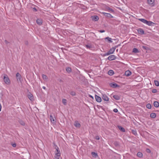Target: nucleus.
<instances>
[{
  "instance_id": "1",
  "label": "nucleus",
  "mask_w": 159,
  "mask_h": 159,
  "mask_svg": "<svg viewBox=\"0 0 159 159\" xmlns=\"http://www.w3.org/2000/svg\"><path fill=\"white\" fill-rule=\"evenodd\" d=\"M3 80L6 84H8L10 83V81L7 75L4 76Z\"/></svg>"
},
{
  "instance_id": "2",
  "label": "nucleus",
  "mask_w": 159,
  "mask_h": 159,
  "mask_svg": "<svg viewBox=\"0 0 159 159\" xmlns=\"http://www.w3.org/2000/svg\"><path fill=\"white\" fill-rule=\"evenodd\" d=\"M109 85L111 87L113 88H119L120 87L119 85L114 82L110 84Z\"/></svg>"
},
{
  "instance_id": "3",
  "label": "nucleus",
  "mask_w": 159,
  "mask_h": 159,
  "mask_svg": "<svg viewBox=\"0 0 159 159\" xmlns=\"http://www.w3.org/2000/svg\"><path fill=\"white\" fill-rule=\"evenodd\" d=\"M116 58V57L115 55H112L109 56L107 58V59L110 61H112L115 60Z\"/></svg>"
},
{
  "instance_id": "4",
  "label": "nucleus",
  "mask_w": 159,
  "mask_h": 159,
  "mask_svg": "<svg viewBox=\"0 0 159 159\" xmlns=\"http://www.w3.org/2000/svg\"><path fill=\"white\" fill-rule=\"evenodd\" d=\"M102 98L105 101H108L109 100V98L105 94H102Z\"/></svg>"
},
{
  "instance_id": "5",
  "label": "nucleus",
  "mask_w": 159,
  "mask_h": 159,
  "mask_svg": "<svg viewBox=\"0 0 159 159\" xmlns=\"http://www.w3.org/2000/svg\"><path fill=\"white\" fill-rule=\"evenodd\" d=\"M95 98L96 101L98 102H100L102 101V99L101 98L96 95H95Z\"/></svg>"
},
{
  "instance_id": "6",
  "label": "nucleus",
  "mask_w": 159,
  "mask_h": 159,
  "mask_svg": "<svg viewBox=\"0 0 159 159\" xmlns=\"http://www.w3.org/2000/svg\"><path fill=\"white\" fill-rule=\"evenodd\" d=\"M92 20L94 21H97L99 19L98 17L97 16H92L91 17Z\"/></svg>"
},
{
  "instance_id": "7",
  "label": "nucleus",
  "mask_w": 159,
  "mask_h": 159,
  "mask_svg": "<svg viewBox=\"0 0 159 159\" xmlns=\"http://www.w3.org/2000/svg\"><path fill=\"white\" fill-rule=\"evenodd\" d=\"M102 14L107 17L113 18V16L110 13L105 12H102Z\"/></svg>"
},
{
  "instance_id": "8",
  "label": "nucleus",
  "mask_w": 159,
  "mask_h": 159,
  "mask_svg": "<svg viewBox=\"0 0 159 159\" xmlns=\"http://www.w3.org/2000/svg\"><path fill=\"white\" fill-rule=\"evenodd\" d=\"M16 76L17 80H19L20 82L21 81V75L18 72L16 73Z\"/></svg>"
},
{
  "instance_id": "9",
  "label": "nucleus",
  "mask_w": 159,
  "mask_h": 159,
  "mask_svg": "<svg viewBox=\"0 0 159 159\" xmlns=\"http://www.w3.org/2000/svg\"><path fill=\"white\" fill-rule=\"evenodd\" d=\"M138 32L139 34H144V31L142 29L139 28L138 30Z\"/></svg>"
},
{
  "instance_id": "10",
  "label": "nucleus",
  "mask_w": 159,
  "mask_h": 159,
  "mask_svg": "<svg viewBox=\"0 0 159 159\" xmlns=\"http://www.w3.org/2000/svg\"><path fill=\"white\" fill-rule=\"evenodd\" d=\"M106 10L107 11L109 12H114V11L113 9L110 8L109 7L107 6L106 7Z\"/></svg>"
},
{
  "instance_id": "11",
  "label": "nucleus",
  "mask_w": 159,
  "mask_h": 159,
  "mask_svg": "<svg viewBox=\"0 0 159 159\" xmlns=\"http://www.w3.org/2000/svg\"><path fill=\"white\" fill-rule=\"evenodd\" d=\"M36 22L38 25H41L42 24V20L41 19H38L36 20Z\"/></svg>"
},
{
  "instance_id": "12",
  "label": "nucleus",
  "mask_w": 159,
  "mask_h": 159,
  "mask_svg": "<svg viewBox=\"0 0 159 159\" xmlns=\"http://www.w3.org/2000/svg\"><path fill=\"white\" fill-rule=\"evenodd\" d=\"M50 120L52 123H55V122H56V121L55 120V118H54L52 115H51L50 116Z\"/></svg>"
},
{
  "instance_id": "13",
  "label": "nucleus",
  "mask_w": 159,
  "mask_h": 159,
  "mask_svg": "<svg viewBox=\"0 0 159 159\" xmlns=\"http://www.w3.org/2000/svg\"><path fill=\"white\" fill-rule=\"evenodd\" d=\"M61 156V153H56L54 159H59Z\"/></svg>"
},
{
  "instance_id": "14",
  "label": "nucleus",
  "mask_w": 159,
  "mask_h": 159,
  "mask_svg": "<svg viewBox=\"0 0 159 159\" xmlns=\"http://www.w3.org/2000/svg\"><path fill=\"white\" fill-rule=\"evenodd\" d=\"M118 127L119 129L121 131L123 132H125V129L122 127L121 126L118 125Z\"/></svg>"
},
{
  "instance_id": "15",
  "label": "nucleus",
  "mask_w": 159,
  "mask_h": 159,
  "mask_svg": "<svg viewBox=\"0 0 159 159\" xmlns=\"http://www.w3.org/2000/svg\"><path fill=\"white\" fill-rule=\"evenodd\" d=\"M74 125L76 127L78 128L80 127L81 126L80 124L78 122V121H75Z\"/></svg>"
},
{
  "instance_id": "16",
  "label": "nucleus",
  "mask_w": 159,
  "mask_h": 159,
  "mask_svg": "<svg viewBox=\"0 0 159 159\" xmlns=\"http://www.w3.org/2000/svg\"><path fill=\"white\" fill-rule=\"evenodd\" d=\"M153 105L156 107H159V102L157 101H155L153 103Z\"/></svg>"
},
{
  "instance_id": "17",
  "label": "nucleus",
  "mask_w": 159,
  "mask_h": 159,
  "mask_svg": "<svg viewBox=\"0 0 159 159\" xmlns=\"http://www.w3.org/2000/svg\"><path fill=\"white\" fill-rule=\"evenodd\" d=\"M131 72L129 70H127L125 72V74L127 76H129L131 75Z\"/></svg>"
},
{
  "instance_id": "18",
  "label": "nucleus",
  "mask_w": 159,
  "mask_h": 159,
  "mask_svg": "<svg viewBox=\"0 0 159 159\" xmlns=\"http://www.w3.org/2000/svg\"><path fill=\"white\" fill-rule=\"evenodd\" d=\"M145 24L149 26H152V24H153V23L151 21H148L147 20Z\"/></svg>"
},
{
  "instance_id": "19",
  "label": "nucleus",
  "mask_w": 159,
  "mask_h": 159,
  "mask_svg": "<svg viewBox=\"0 0 159 159\" xmlns=\"http://www.w3.org/2000/svg\"><path fill=\"white\" fill-rule=\"evenodd\" d=\"M28 98L31 101L33 100L34 97L32 94L30 93V94L28 95Z\"/></svg>"
},
{
  "instance_id": "20",
  "label": "nucleus",
  "mask_w": 159,
  "mask_h": 159,
  "mask_svg": "<svg viewBox=\"0 0 159 159\" xmlns=\"http://www.w3.org/2000/svg\"><path fill=\"white\" fill-rule=\"evenodd\" d=\"M113 98L116 100H119L120 99V97L117 95H114L113 96Z\"/></svg>"
},
{
  "instance_id": "21",
  "label": "nucleus",
  "mask_w": 159,
  "mask_h": 159,
  "mask_svg": "<svg viewBox=\"0 0 159 159\" xmlns=\"http://www.w3.org/2000/svg\"><path fill=\"white\" fill-rule=\"evenodd\" d=\"M156 116V115L155 113H152L150 114V116L152 118H155Z\"/></svg>"
},
{
  "instance_id": "22",
  "label": "nucleus",
  "mask_w": 159,
  "mask_h": 159,
  "mask_svg": "<svg viewBox=\"0 0 159 159\" xmlns=\"http://www.w3.org/2000/svg\"><path fill=\"white\" fill-rule=\"evenodd\" d=\"M114 74V71L112 70H110L108 71V74L110 75H112Z\"/></svg>"
},
{
  "instance_id": "23",
  "label": "nucleus",
  "mask_w": 159,
  "mask_h": 159,
  "mask_svg": "<svg viewBox=\"0 0 159 159\" xmlns=\"http://www.w3.org/2000/svg\"><path fill=\"white\" fill-rule=\"evenodd\" d=\"M91 154L93 157L95 158L97 157L98 156L97 153L94 152H92Z\"/></svg>"
},
{
  "instance_id": "24",
  "label": "nucleus",
  "mask_w": 159,
  "mask_h": 159,
  "mask_svg": "<svg viewBox=\"0 0 159 159\" xmlns=\"http://www.w3.org/2000/svg\"><path fill=\"white\" fill-rule=\"evenodd\" d=\"M148 3L150 5H152L154 2V0H148Z\"/></svg>"
},
{
  "instance_id": "25",
  "label": "nucleus",
  "mask_w": 159,
  "mask_h": 159,
  "mask_svg": "<svg viewBox=\"0 0 159 159\" xmlns=\"http://www.w3.org/2000/svg\"><path fill=\"white\" fill-rule=\"evenodd\" d=\"M132 52L135 53H137L139 52L138 49L137 48H134L133 49Z\"/></svg>"
},
{
  "instance_id": "26",
  "label": "nucleus",
  "mask_w": 159,
  "mask_h": 159,
  "mask_svg": "<svg viewBox=\"0 0 159 159\" xmlns=\"http://www.w3.org/2000/svg\"><path fill=\"white\" fill-rule=\"evenodd\" d=\"M115 51V48H114L112 47L109 50V51L110 52V53H111V54H112Z\"/></svg>"
},
{
  "instance_id": "27",
  "label": "nucleus",
  "mask_w": 159,
  "mask_h": 159,
  "mask_svg": "<svg viewBox=\"0 0 159 159\" xmlns=\"http://www.w3.org/2000/svg\"><path fill=\"white\" fill-rule=\"evenodd\" d=\"M66 71L68 73H70L71 72V69L70 67H67L66 68Z\"/></svg>"
},
{
  "instance_id": "28",
  "label": "nucleus",
  "mask_w": 159,
  "mask_h": 159,
  "mask_svg": "<svg viewBox=\"0 0 159 159\" xmlns=\"http://www.w3.org/2000/svg\"><path fill=\"white\" fill-rule=\"evenodd\" d=\"M137 156L139 158H141L142 157L143 154L141 152H139L137 154Z\"/></svg>"
},
{
  "instance_id": "29",
  "label": "nucleus",
  "mask_w": 159,
  "mask_h": 159,
  "mask_svg": "<svg viewBox=\"0 0 159 159\" xmlns=\"http://www.w3.org/2000/svg\"><path fill=\"white\" fill-rule=\"evenodd\" d=\"M19 122L21 125L23 126H24L25 125V122L22 120H19Z\"/></svg>"
},
{
  "instance_id": "30",
  "label": "nucleus",
  "mask_w": 159,
  "mask_h": 159,
  "mask_svg": "<svg viewBox=\"0 0 159 159\" xmlns=\"http://www.w3.org/2000/svg\"><path fill=\"white\" fill-rule=\"evenodd\" d=\"M105 39H107L108 42L109 43H112V41L111 40V39L109 37H107Z\"/></svg>"
},
{
  "instance_id": "31",
  "label": "nucleus",
  "mask_w": 159,
  "mask_h": 159,
  "mask_svg": "<svg viewBox=\"0 0 159 159\" xmlns=\"http://www.w3.org/2000/svg\"><path fill=\"white\" fill-rule=\"evenodd\" d=\"M139 20L141 21L142 22H143L144 23H145V22H146V20L145 19H139Z\"/></svg>"
},
{
  "instance_id": "32",
  "label": "nucleus",
  "mask_w": 159,
  "mask_h": 159,
  "mask_svg": "<svg viewBox=\"0 0 159 159\" xmlns=\"http://www.w3.org/2000/svg\"><path fill=\"white\" fill-rule=\"evenodd\" d=\"M146 107L149 109H151L152 108V106L150 104L148 103L146 105Z\"/></svg>"
},
{
  "instance_id": "33",
  "label": "nucleus",
  "mask_w": 159,
  "mask_h": 159,
  "mask_svg": "<svg viewBox=\"0 0 159 159\" xmlns=\"http://www.w3.org/2000/svg\"><path fill=\"white\" fill-rule=\"evenodd\" d=\"M131 132H132V133L134 135H137V131L136 130L132 129L131 130Z\"/></svg>"
},
{
  "instance_id": "34",
  "label": "nucleus",
  "mask_w": 159,
  "mask_h": 159,
  "mask_svg": "<svg viewBox=\"0 0 159 159\" xmlns=\"http://www.w3.org/2000/svg\"><path fill=\"white\" fill-rule=\"evenodd\" d=\"M154 83H155V85L158 86H159V82L158 81H157V80H155L154 81Z\"/></svg>"
},
{
  "instance_id": "35",
  "label": "nucleus",
  "mask_w": 159,
  "mask_h": 159,
  "mask_svg": "<svg viewBox=\"0 0 159 159\" xmlns=\"http://www.w3.org/2000/svg\"><path fill=\"white\" fill-rule=\"evenodd\" d=\"M62 103L65 105H66V103H67V100H66L65 99H62Z\"/></svg>"
},
{
  "instance_id": "36",
  "label": "nucleus",
  "mask_w": 159,
  "mask_h": 159,
  "mask_svg": "<svg viewBox=\"0 0 159 159\" xmlns=\"http://www.w3.org/2000/svg\"><path fill=\"white\" fill-rule=\"evenodd\" d=\"M42 78L44 80H46L47 79V76L45 75H42Z\"/></svg>"
},
{
  "instance_id": "37",
  "label": "nucleus",
  "mask_w": 159,
  "mask_h": 159,
  "mask_svg": "<svg viewBox=\"0 0 159 159\" xmlns=\"http://www.w3.org/2000/svg\"><path fill=\"white\" fill-rule=\"evenodd\" d=\"M70 94L72 96H75L76 94V93L75 91H71Z\"/></svg>"
},
{
  "instance_id": "38",
  "label": "nucleus",
  "mask_w": 159,
  "mask_h": 159,
  "mask_svg": "<svg viewBox=\"0 0 159 159\" xmlns=\"http://www.w3.org/2000/svg\"><path fill=\"white\" fill-rule=\"evenodd\" d=\"M86 47L87 48L89 49H90L92 48V46L91 45H89L88 44L86 45Z\"/></svg>"
},
{
  "instance_id": "39",
  "label": "nucleus",
  "mask_w": 159,
  "mask_h": 159,
  "mask_svg": "<svg viewBox=\"0 0 159 159\" xmlns=\"http://www.w3.org/2000/svg\"><path fill=\"white\" fill-rule=\"evenodd\" d=\"M111 54V53H110V52L108 51L107 52L105 53L104 55V56H108Z\"/></svg>"
},
{
  "instance_id": "40",
  "label": "nucleus",
  "mask_w": 159,
  "mask_h": 159,
  "mask_svg": "<svg viewBox=\"0 0 159 159\" xmlns=\"http://www.w3.org/2000/svg\"><path fill=\"white\" fill-rule=\"evenodd\" d=\"M56 146L57 147V149L56 150L57 152V153H61L59 148L57 146Z\"/></svg>"
},
{
  "instance_id": "41",
  "label": "nucleus",
  "mask_w": 159,
  "mask_h": 159,
  "mask_svg": "<svg viewBox=\"0 0 159 159\" xmlns=\"http://www.w3.org/2000/svg\"><path fill=\"white\" fill-rule=\"evenodd\" d=\"M157 92V90L156 89H153L152 90V93H156Z\"/></svg>"
},
{
  "instance_id": "42",
  "label": "nucleus",
  "mask_w": 159,
  "mask_h": 159,
  "mask_svg": "<svg viewBox=\"0 0 159 159\" xmlns=\"http://www.w3.org/2000/svg\"><path fill=\"white\" fill-rule=\"evenodd\" d=\"M146 152L148 153H150L151 152V150L148 148L146 149Z\"/></svg>"
},
{
  "instance_id": "43",
  "label": "nucleus",
  "mask_w": 159,
  "mask_h": 159,
  "mask_svg": "<svg viewBox=\"0 0 159 159\" xmlns=\"http://www.w3.org/2000/svg\"><path fill=\"white\" fill-rule=\"evenodd\" d=\"M113 111L114 112L116 113L118 112V110L117 109L115 108L113 109Z\"/></svg>"
},
{
  "instance_id": "44",
  "label": "nucleus",
  "mask_w": 159,
  "mask_h": 159,
  "mask_svg": "<svg viewBox=\"0 0 159 159\" xmlns=\"http://www.w3.org/2000/svg\"><path fill=\"white\" fill-rule=\"evenodd\" d=\"M95 139L97 140H98L100 139V138L98 136H96L95 137Z\"/></svg>"
},
{
  "instance_id": "45",
  "label": "nucleus",
  "mask_w": 159,
  "mask_h": 159,
  "mask_svg": "<svg viewBox=\"0 0 159 159\" xmlns=\"http://www.w3.org/2000/svg\"><path fill=\"white\" fill-rule=\"evenodd\" d=\"M11 145L14 148H15L16 146V143H13L11 144Z\"/></svg>"
},
{
  "instance_id": "46",
  "label": "nucleus",
  "mask_w": 159,
  "mask_h": 159,
  "mask_svg": "<svg viewBox=\"0 0 159 159\" xmlns=\"http://www.w3.org/2000/svg\"><path fill=\"white\" fill-rule=\"evenodd\" d=\"M33 10L34 11H37V9H36V8L35 7H34L33 8Z\"/></svg>"
},
{
  "instance_id": "47",
  "label": "nucleus",
  "mask_w": 159,
  "mask_h": 159,
  "mask_svg": "<svg viewBox=\"0 0 159 159\" xmlns=\"http://www.w3.org/2000/svg\"><path fill=\"white\" fill-rule=\"evenodd\" d=\"M99 32L100 33H103L105 32V31L104 30H100L99 31Z\"/></svg>"
},
{
  "instance_id": "48",
  "label": "nucleus",
  "mask_w": 159,
  "mask_h": 159,
  "mask_svg": "<svg viewBox=\"0 0 159 159\" xmlns=\"http://www.w3.org/2000/svg\"><path fill=\"white\" fill-rule=\"evenodd\" d=\"M142 48H143V49H145V50L147 49L148 48V47H146V46H143L142 47Z\"/></svg>"
},
{
  "instance_id": "49",
  "label": "nucleus",
  "mask_w": 159,
  "mask_h": 159,
  "mask_svg": "<svg viewBox=\"0 0 159 159\" xmlns=\"http://www.w3.org/2000/svg\"><path fill=\"white\" fill-rule=\"evenodd\" d=\"M5 42L6 44H7L8 43H9L7 40H5Z\"/></svg>"
},
{
  "instance_id": "50",
  "label": "nucleus",
  "mask_w": 159,
  "mask_h": 159,
  "mask_svg": "<svg viewBox=\"0 0 159 159\" xmlns=\"http://www.w3.org/2000/svg\"><path fill=\"white\" fill-rule=\"evenodd\" d=\"M25 43L26 45H28V42L27 41H25Z\"/></svg>"
},
{
  "instance_id": "51",
  "label": "nucleus",
  "mask_w": 159,
  "mask_h": 159,
  "mask_svg": "<svg viewBox=\"0 0 159 159\" xmlns=\"http://www.w3.org/2000/svg\"><path fill=\"white\" fill-rule=\"evenodd\" d=\"M120 45V44H119L117 45H116V46L115 47H113V48H115V49H116V48L117 47H118Z\"/></svg>"
},
{
  "instance_id": "52",
  "label": "nucleus",
  "mask_w": 159,
  "mask_h": 159,
  "mask_svg": "<svg viewBox=\"0 0 159 159\" xmlns=\"http://www.w3.org/2000/svg\"><path fill=\"white\" fill-rule=\"evenodd\" d=\"M89 97H90V98H92L93 99V96H92V95H90L89 94Z\"/></svg>"
},
{
  "instance_id": "53",
  "label": "nucleus",
  "mask_w": 159,
  "mask_h": 159,
  "mask_svg": "<svg viewBox=\"0 0 159 159\" xmlns=\"http://www.w3.org/2000/svg\"><path fill=\"white\" fill-rule=\"evenodd\" d=\"M1 108H2L1 105V104L0 103V111H1Z\"/></svg>"
},
{
  "instance_id": "54",
  "label": "nucleus",
  "mask_w": 159,
  "mask_h": 159,
  "mask_svg": "<svg viewBox=\"0 0 159 159\" xmlns=\"http://www.w3.org/2000/svg\"><path fill=\"white\" fill-rule=\"evenodd\" d=\"M54 145L55 146V149L56 150L57 149V147L56 146H57L56 145H55V144Z\"/></svg>"
},
{
  "instance_id": "55",
  "label": "nucleus",
  "mask_w": 159,
  "mask_h": 159,
  "mask_svg": "<svg viewBox=\"0 0 159 159\" xmlns=\"http://www.w3.org/2000/svg\"><path fill=\"white\" fill-rule=\"evenodd\" d=\"M43 89H46V87H44V86H43Z\"/></svg>"
},
{
  "instance_id": "56",
  "label": "nucleus",
  "mask_w": 159,
  "mask_h": 159,
  "mask_svg": "<svg viewBox=\"0 0 159 159\" xmlns=\"http://www.w3.org/2000/svg\"><path fill=\"white\" fill-rule=\"evenodd\" d=\"M118 49H117V50H116V51H118Z\"/></svg>"
}]
</instances>
